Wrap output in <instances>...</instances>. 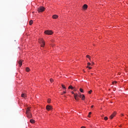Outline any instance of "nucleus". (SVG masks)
Instances as JSON below:
<instances>
[{"mask_svg":"<svg viewBox=\"0 0 128 128\" xmlns=\"http://www.w3.org/2000/svg\"><path fill=\"white\" fill-rule=\"evenodd\" d=\"M18 64L20 66H22V60H20L18 62Z\"/></svg>","mask_w":128,"mask_h":128,"instance_id":"obj_11","label":"nucleus"},{"mask_svg":"<svg viewBox=\"0 0 128 128\" xmlns=\"http://www.w3.org/2000/svg\"><path fill=\"white\" fill-rule=\"evenodd\" d=\"M62 88H64L65 90L66 88V86H64V84H62Z\"/></svg>","mask_w":128,"mask_h":128,"instance_id":"obj_21","label":"nucleus"},{"mask_svg":"<svg viewBox=\"0 0 128 128\" xmlns=\"http://www.w3.org/2000/svg\"><path fill=\"white\" fill-rule=\"evenodd\" d=\"M88 116L89 118H90V114H88Z\"/></svg>","mask_w":128,"mask_h":128,"instance_id":"obj_33","label":"nucleus"},{"mask_svg":"<svg viewBox=\"0 0 128 128\" xmlns=\"http://www.w3.org/2000/svg\"><path fill=\"white\" fill-rule=\"evenodd\" d=\"M82 100H86V96H84V94L82 95V97L81 98Z\"/></svg>","mask_w":128,"mask_h":128,"instance_id":"obj_12","label":"nucleus"},{"mask_svg":"<svg viewBox=\"0 0 128 128\" xmlns=\"http://www.w3.org/2000/svg\"><path fill=\"white\" fill-rule=\"evenodd\" d=\"M78 96H79V98H80L82 96V94L80 92H79L78 94H74V98L76 100H79Z\"/></svg>","mask_w":128,"mask_h":128,"instance_id":"obj_1","label":"nucleus"},{"mask_svg":"<svg viewBox=\"0 0 128 128\" xmlns=\"http://www.w3.org/2000/svg\"><path fill=\"white\" fill-rule=\"evenodd\" d=\"M118 82H112V84H116Z\"/></svg>","mask_w":128,"mask_h":128,"instance_id":"obj_25","label":"nucleus"},{"mask_svg":"<svg viewBox=\"0 0 128 128\" xmlns=\"http://www.w3.org/2000/svg\"><path fill=\"white\" fill-rule=\"evenodd\" d=\"M122 116H124V114H122Z\"/></svg>","mask_w":128,"mask_h":128,"instance_id":"obj_35","label":"nucleus"},{"mask_svg":"<svg viewBox=\"0 0 128 128\" xmlns=\"http://www.w3.org/2000/svg\"><path fill=\"white\" fill-rule=\"evenodd\" d=\"M50 82H54V79L50 78Z\"/></svg>","mask_w":128,"mask_h":128,"instance_id":"obj_24","label":"nucleus"},{"mask_svg":"<svg viewBox=\"0 0 128 128\" xmlns=\"http://www.w3.org/2000/svg\"><path fill=\"white\" fill-rule=\"evenodd\" d=\"M32 22H33L32 20H31L30 21L29 24L30 26H32Z\"/></svg>","mask_w":128,"mask_h":128,"instance_id":"obj_16","label":"nucleus"},{"mask_svg":"<svg viewBox=\"0 0 128 128\" xmlns=\"http://www.w3.org/2000/svg\"><path fill=\"white\" fill-rule=\"evenodd\" d=\"M64 92V94H66V92Z\"/></svg>","mask_w":128,"mask_h":128,"instance_id":"obj_32","label":"nucleus"},{"mask_svg":"<svg viewBox=\"0 0 128 128\" xmlns=\"http://www.w3.org/2000/svg\"><path fill=\"white\" fill-rule=\"evenodd\" d=\"M88 68H89V70H92V67L89 66V67H88Z\"/></svg>","mask_w":128,"mask_h":128,"instance_id":"obj_27","label":"nucleus"},{"mask_svg":"<svg viewBox=\"0 0 128 128\" xmlns=\"http://www.w3.org/2000/svg\"><path fill=\"white\" fill-rule=\"evenodd\" d=\"M86 57L88 58H89V60H90V55H86Z\"/></svg>","mask_w":128,"mask_h":128,"instance_id":"obj_18","label":"nucleus"},{"mask_svg":"<svg viewBox=\"0 0 128 128\" xmlns=\"http://www.w3.org/2000/svg\"><path fill=\"white\" fill-rule=\"evenodd\" d=\"M30 114V108H28L26 110V114Z\"/></svg>","mask_w":128,"mask_h":128,"instance_id":"obj_7","label":"nucleus"},{"mask_svg":"<svg viewBox=\"0 0 128 128\" xmlns=\"http://www.w3.org/2000/svg\"><path fill=\"white\" fill-rule=\"evenodd\" d=\"M82 8H84V10H86V8H88V5L87 4H84L82 6Z\"/></svg>","mask_w":128,"mask_h":128,"instance_id":"obj_10","label":"nucleus"},{"mask_svg":"<svg viewBox=\"0 0 128 128\" xmlns=\"http://www.w3.org/2000/svg\"><path fill=\"white\" fill-rule=\"evenodd\" d=\"M90 64H90V62H88V66H90Z\"/></svg>","mask_w":128,"mask_h":128,"instance_id":"obj_26","label":"nucleus"},{"mask_svg":"<svg viewBox=\"0 0 128 128\" xmlns=\"http://www.w3.org/2000/svg\"><path fill=\"white\" fill-rule=\"evenodd\" d=\"M88 114L90 116V114H92V112H90Z\"/></svg>","mask_w":128,"mask_h":128,"instance_id":"obj_28","label":"nucleus"},{"mask_svg":"<svg viewBox=\"0 0 128 128\" xmlns=\"http://www.w3.org/2000/svg\"><path fill=\"white\" fill-rule=\"evenodd\" d=\"M80 92H84V90H82V88H80Z\"/></svg>","mask_w":128,"mask_h":128,"instance_id":"obj_20","label":"nucleus"},{"mask_svg":"<svg viewBox=\"0 0 128 128\" xmlns=\"http://www.w3.org/2000/svg\"><path fill=\"white\" fill-rule=\"evenodd\" d=\"M22 98H26V95L24 94H22L21 95Z\"/></svg>","mask_w":128,"mask_h":128,"instance_id":"obj_13","label":"nucleus"},{"mask_svg":"<svg viewBox=\"0 0 128 128\" xmlns=\"http://www.w3.org/2000/svg\"><path fill=\"white\" fill-rule=\"evenodd\" d=\"M81 128H86V127L82 126L81 127Z\"/></svg>","mask_w":128,"mask_h":128,"instance_id":"obj_30","label":"nucleus"},{"mask_svg":"<svg viewBox=\"0 0 128 128\" xmlns=\"http://www.w3.org/2000/svg\"><path fill=\"white\" fill-rule=\"evenodd\" d=\"M46 109L47 110H52V106L50 105H48L46 106Z\"/></svg>","mask_w":128,"mask_h":128,"instance_id":"obj_5","label":"nucleus"},{"mask_svg":"<svg viewBox=\"0 0 128 128\" xmlns=\"http://www.w3.org/2000/svg\"><path fill=\"white\" fill-rule=\"evenodd\" d=\"M26 72H30V68H26Z\"/></svg>","mask_w":128,"mask_h":128,"instance_id":"obj_17","label":"nucleus"},{"mask_svg":"<svg viewBox=\"0 0 128 128\" xmlns=\"http://www.w3.org/2000/svg\"><path fill=\"white\" fill-rule=\"evenodd\" d=\"M39 42L40 44H41V46L42 48H44V45L46 44L45 42H44V39L40 38L39 39Z\"/></svg>","mask_w":128,"mask_h":128,"instance_id":"obj_2","label":"nucleus"},{"mask_svg":"<svg viewBox=\"0 0 128 128\" xmlns=\"http://www.w3.org/2000/svg\"><path fill=\"white\" fill-rule=\"evenodd\" d=\"M92 90H90V91H88V94H92Z\"/></svg>","mask_w":128,"mask_h":128,"instance_id":"obj_19","label":"nucleus"},{"mask_svg":"<svg viewBox=\"0 0 128 128\" xmlns=\"http://www.w3.org/2000/svg\"><path fill=\"white\" fill-rule=\"evenodd\" d=\"M72 94H74V92H72Z\"/></svg>","mask_w":128,"mask_h":128,"instance_id":"obj_29","label":"nucleus"},{"mask_svg":"<svg viewBox=\"0 0 128 128\" xmlns=\"http://www.w3.org/2000/svg\"><path fill=\"white\" fill-rule=\"evenodd\" d=\"M58 18V15L56 14H54L52 16V18H54V20Z\"/></svg>","mask_w":128,"mask_h":128,"instance_id":"obj_9","label":"nucleus"},{"mask_svg":"<svg viewBox=\"0 0 128 128\" xmlns=\"http://www.w3.org/2000/svg\"><path fill=\"white\" fill-rule=\"evenodd\" d=\"M44 10H46V8L44 6H40L38 9V12H44Z\"/></svg>","mask_w":128,"mask_h":128,"instance_id":"obj_3","label":"nucleus"},{"mask_svg":"<svg viewBox=\"0 0 128 128\" xmlns=\"http://www.w3.org/2000/svg\"><path fill=\"white\" fill-rule=\"evenodd\" d=\"M70 88H71V90H74V87L72 86H68V89L70 90Z\"/></svg>","mask_w":128,"mask_h":128,"instance_id":"obj_15","label":"nucleus"},{"mask_svg":"<svg viewBox=\"0 0 128 128\" xmlns=\"http://www.w3.org/2000/svg\"><path fill=\"white\" fill-rule=\"evenodd\" d=\"M104 120H108V117L106 116L104 118Z\"/></svg>","mask_w":128,"mask_h":128,"instance_id":"obj_23","label":"nucleus"},{"mask_svg":"<svg viewBox=\"0 0 128 128\" xmlns=\"http://www.w3.org/2000/svg\"><path fill=\"white\" fill-rule=\"evenodd\" d=\"M116 116V113H114L112 114L110 116V120H112V118H114V116Z\"/></svg>","mask_w":128,"mask_h":128,"instance_id":"obj_8","label":"nucleus"},{"mask_svg":"<svg viewBox=\"0 0 128 128\" xmlns=\"http://www.w3.org/2000/svg\"><path fill=\"white\" fill-rule=\"evenodd\" d=\"M44 34H48L49 36H50L51 34H52V32L50 30H46L44 32Z\"/></svg>","mask_w":128,"mask_h":128,"instance_id":"obj_4","label":"nucleus"},{"mask_svg":"<svg viewBox=\"0 0 128 128\" xmlns=\"http://www.w3.org/2000/svg\"><path fill=\"white\" fill-rule=\"evenodd\" d=\"M48 104H50V99H48Z\"/></svg>","mask_w":128,"mask_h":128,"instance_id":"obj_22","label":"nucleus"},{"mask_svg":"<svg viewBox=\"0 0 128 128\" xmlns=\"http://www.w3.org/2000/svg\"><path fill=\"white\" fill-rule=\"evenodd\" d=\"M94 108V106H91V108Z\"/></svg>","mask_w":128,"mask_h":128,"instance_id":"obj_31","label":"nucleus"},{"mask_svg":"<svg viewBox=\"0 0 128 128\" xmlns=\"http://www.w3.org/2000/svg\"><path fill=\"white\" fill-rule=\"evenodd\" d=\"M89 67H90V66H86V68H88Z\"/></svg>","mask_w":128,"mask_h":128,"instance_id":"obj_34","label":"nucleus"},{"mask_svg":"<svg viewBox=\"0 0 128 128\" xmlns=\"http://www.w3.org/2000/svg\"><path fill=\"white\" fill-rule=\"evenodd\" d=\"M30 122H31V124H34V120H30Z\"/></svg>","mask_w":128,"mask_h":128,"instance_id":"obj_14","label":"nucleus"},{"mask_svg":"<svg viewBox=\"0 0 128 128\" xmlns=\"http://www.w3.org/2000/svg\"><path fill=\"white\" fill-rule=\"evenodd\" d=\"M26 114L28 118H30L32 116V113H28V114Z\"/></svg>","mask_w":128,"mask_h":128,"instance_id":"obj_6","label":"nucleus"}]
</instances>
